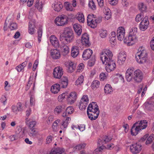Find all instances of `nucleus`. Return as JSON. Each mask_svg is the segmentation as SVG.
Returning <instances> with one entry per match:
<instances>
[{"mask_svg": "<svg viewBox=\"0 0 154 154\" xmlns=\"http://www.w3.org/2000/svg\"><path fill=\"white\" fill-rule=\"evenodd\" d=\"M60 89V85L58 83H56L51 86V91L52 93L56 94L58 93Z\"/></svg>", "mask_w": 154, "mask_h": 154, "instance_id": "393cba45", "label": "nucleus"}, {"mask_svg": "<svg viewBox=\"0 0 154 154\" xmlns=\"http://www.w3.org/2000/svg\"><path fill=\"white\" fill-rule=\"evenodd\" d=\"M150 47L151 49L154 51V37H153L150 42Z\"/></svg>", "mask_w": 154, "mask_h": 154, "instance_id": "5fc2aeb1", "label": "nucleus"}, {"mask_svg": "<svg viewBox=\"0 0 154 154\" xmlns=\"http://www.w3.org/2000/svg\"><path fill=\"white\" fill-rule=\"evenodd\" d=\"M100 35V37L102 38H105L107 35V31L105 30L101 29L99 32Z\"/></svg>", "mask_w": 154, "mask_h": 154, "instance_id": "a18cd8bd", "label": "nucleus"}, {"mask_svg": "<svg viewBox=\"0 0 154 154\" xmlns=\"http://www.w3.org/2000/svg\"><path fill=\"white\" fill-rule=\"evenodd\" d=\"M37 33L38 42V43H40L42 40V29L39 28L38 31Z\"/></svg>", "mask_w": 154, "mask_h": 154, "instance_id": "c03bdc74", "label": "nucleus"}, {"mask_svg": "<svg viewBox=\"0 0 154 154\" xmlns=\"http://www.w3.org/2000/svg\"><path fill=\"white\" fill-rule=\"evenodd\" d=\"M143 13H141L140 14H137L136 17V21L137 22H140L143 18Z\"/></svg>", "mask_w": 154, "mask_h": 154, "instance_id": "8fccbe9b", "label": "nucleus"}, {"mask_svg": "<svg viewBox=\"0 0 154 154\" xmlns=\"http://www.w3.org/2000/svg\"><path fill=\"white\" fill-rule=\"evenodd\" d=\"M63 110L62 106L59 105L57 106L54 109V112L56 115H58Z\"/></svg>", "mask_w": 154, "mask_h": 154, "instance_id": "58836bf2", "label": "nucleus"}, {"mask_svg": "<svg viewBox=\"0 0 154 154\" xmlns=\"http://www.w3.org/2000/svg\"><path fill=\"white\" fill-rule=\"evenodd\" d=\"M95 16L93 14H89L87 17V23L88 25L92 28L96 27L97 24L102 21V18L98 17L96 18Z\"/></svg>", "mask_w": 154, "mask_h": 154, "instance_id": "20e7f679", "label": "nucleus"}, {"mask_svg": "<svg viewBox=\"0 0 154 154\" xmlns=\"http://www.w3.org/2000/svg\"><path fill=\"white\" fill-rule=\"evenodd\" d=\"M88 5L90 8L93 10L96 9V5L93 0H90L88 4Z\"/></svg>", "mask_w": 154, "mask_h": 154, "instance_id": "09e8293b", "label": "nucleus"}, {"mask_svg": "<svg viewBox=\"0 0 154 154\" xmlns=\"http://www.w3.org/2000/svg\"><path fill=\"white\" fill-rule=\"evenodd\" d=\"M51 54L52 57L54 59H58L60 57V53L57 49H54L52 50Z\"/></svg>", "mask_w": 154, "mask_h": 154, "instance_id": "bb28decb", "label": "nucleus"}, {"mask_svg": "<svg viewBox=\"0 0 154 154\" xmlns=\"http://www.w3.org/2000/svg\"><path fill=\"white\" fill-rule=\"evenodd\" d=\"M84 77L83 75H81L78 79L75 82V85H80L83 82Z\"/></svg>", "mask_w": 154, "mask_h": 154, "instance_id": "a19ab883", "label": "nucleus"}, {"mask_svg": "<svg viewBox=\"0 0 154 154\" xmlns=\"http://www.w3.org/2000/svg\"><path fill=\"white\" fill-rule=\"evenodd\" d=\"M149 24L148 17H146L142 20L139 25V28L140 30L144 31L148 27Z\"/></svg>", "mask_w": 154, "mask_h": 154, "instance_id": "ddd939ff", "label": "nucleus"}, {"mask_svg": "<svg viewBox=\"0 0 154 154\" xmlns=\"http://www.w3.org/2000/svg\"><path fill=\"white\" fill-rule=\"evenodd\" d=\"M35 25V20L34 19L31 20L29 23L28 29V32L30 34L32 35L34 33Z\"/></svg>", "mask_w": 154, "mask_h": 154, "instance_id": "6ab92c4d", "label": "nucleus"}, {"mask_svg": "<svg viewBox=\"0 0 154 154\" xmlns=\"http://www.w3.org/2000/svg\"><path fill=\"white\" fill-rule=\"evenodd\" d=\"M112 139L111 137H109L108 136H105L103 137L102 139H99L98 140V143L99 146L104 145L107 142L110 141Z\"/></svg>", "mask_w": 154, "mask_h": 154, "instance_id": "b1692460", "label": "nucleus"}, {"mask_svg": "<svg viewBox=\"0 0 154 154\" xmlns=\"http://www.w3.org/2000/svg\"><path fill=\"white\" fill-rule=\"evenodd\" d=\"M38 60H36L33 64V70L34 71L35 70L37 67L38 66Z\"/></svg>", "mask_w": 154, "mask_h": 154, "instance_id": "052dcab7", "label": "nucleus"}, {"mask_svg": "<svg viewBox=\"0 0 154 154\" xmlns=\"http://www.w3.org/2000/svg\"><path fill=\"white\" fill-rule=\"evenodd\" d=\"M139 126L137 125V123H135L132 126L131 129V134L133 136H136L141 131Z\"/></svg>", "mask_w": 154, "mask_h": 154, "instance_id": "412c9836", "label": "nucleus"}, {"mask_svg": "<svg viewBox=\"0 0 154 154\" xmlns=\"http://www.w3.org/2000/svg\"><path fill=\"white\" fill-rule=\"evenodd\" d=\"M10 28L11 30L16 29H17V24L15 23H12L10 25Z\"/></svg>", "mask_w": 154, "mask_h": 154, "instance_id": "864d4df0", "label": "nucleus"}, {"mask_svg": "<svg viewBox=\"0 0 154 154\" xmlns=\"http://www.w3.org/2000/svg\"><path fill=\"white\" fill-rule=\"evenodd\" d=\"M104 64L106 65V70L108 72L114 70L116 67L115 61L112 59L106 60Z\"/></svg>", "mask_w": 154, "mask_h": 154, "instance_id": "6e6552de", "label": "nucleus"}, {"mask_svg": "<svg viewBox=\"0 0 154 154\" xmlns=\"http://www.w3.org/2000/svg\"><path fill=\"white\" fill-rule=\"evenodd\" d=\"M81 28V26L78 24L75 23L73 25L74 31L78 36L80 35L82 33V29Z\"/></svg>", "mask_w": 154, "mask_h": 154, "instance_id": "cd10ccee", "label": "nucleus"}, {"mask_svg": "<svg viewBox=\"0 0 154 154\" xmlns=\"http://www.w3.org/2000/svg\"><path fill=\"white\" fill-rule=\"evenodd\" d=\"M104 90L105 93L108 94L112 91V89L110 85L106 84L104 87Z\"/></svg>", "mask_w": 154, "mask_h": 154, "instance_id": "4c0bfd02", "label": "nucleus"}, {"mask_svg": "<svg viewBox=\"0 0 154 154\" xmlns=\"http://www.w3.org/2000/svg\"><path fill=\"white\" fill-rule=\"evenodd\" d=\"M36 134V131L34 128L32 129L29 133V136H34Z\"/></svg>", "mask_w": 154, "mask_h": 154, "instance_id": "13d9d810", "label": "nucleus"}, {"mask_svg": "<svg viewBox=\"0 0 154 154\" xmlns=\"http://www.w3.org/2000/svg\"><path fill=\"white\" fill-rule=\"evenodd\" d=\"M135 55L136 61L140 64L145 63L147 59V53L146 50L141 47L138 49Z\"/></svg>", "mask_w": 154, "mask_h": 154, "instance_id": "f03ea898", "label": "nucleus"}, {"mask_svg": "<svg viewBox=\"0 0 154 154\" xmlns=\"http://www.w3.org/2000/svg\"><path fill=\"white\" fill-rule=\"evenodd\" d=\"M62 33L66 44L72 42L74 40V32L71 28L69 27L65 28L63 31Z\"/></svg>", "mask_w": 154, "mask_h": 154, "instance_id": "7ed1b4c3", "label": "nucleus"}, {"mask_svg": "<svg viewBox=\"0 0 154 154\" xmlns=\"http://www.w3.org/2000/svg\"><path fill=\"white\" fill-rule=\"evenodd\" d=\"M68 80L67 78L66 77L63 76L60 80V83L62 88H66L68 84Z\"/></svg>", "mask_w": 154, "mask_h": 154, "instance_id": "c756f323", "label": "nucleus"}, {"mask_svg": "<svg viewBox=\"0 0 154 154\" xmlns=\"http://www.w3.org/2000/svg\"><path fill=\"white\" fill-rule=\"evenodd\" d=\"M142 146L139 143H136L130 146L131 151L134 154L139 153L142 149Z\"/></svg>", "mask_w": 154, "mask_h": 154, "instance_id": "f8f14e48", "label": "nucleus"}, {"mask_svg": "<svg viewBox=\"0 0 154 154\" xmlns=\"http://www.w3.org/2000/svg\"><path fill=\"white\" fill-rule=\"evenodd\" d=\"M126 55L125 54V52L121 51L118 56V63L120 65H122L126 60Z\"/></svg>", "mask_w": 154, "mask_h": 154, "instance_id": "f3484780", "label": "nucleus"}, {"mask_svg": "<svg viewBox=\"0 0 154 154\" xmlns=\"http://www.w3.org/2000/svg\"><path fill=\"white\" fill-rule=\"evenodd\" d=\"M53 137L51 135L48 136L46 139V143L49 144L51 143Z\"/></svg>", "mask_w": 154, "mask_h": 154, "instance_id": "bf43d9fd", "label": "nucleus"}, {"mask_svg": "<svg viewBox=\"0 0 154 154\" xmlns=\"http://www.w3.org/2000/svg\"><path fill=\"white\" fill-rule=\"evenodd\" d=\"M31 109H29L26 111V120L27 121H28V118L31 114Z\"/></svg>", "mask_w": 154, "mask_h": 154, "instance_id": "e2e57ef3", "label": "nucleus"}, {"mask_svg": "<svg viewBox=\"0 0 154 154\" xmlns=\"http://www.w3.org/2000/svg\"><path fill=\"white\" fill-rule=\"evenodd\" d=\"M76 18L80 22L83 23L84 22V16L82 13H80L77 14L76 15Z\"/></svg>", "mask_w": 154, "mask_h": 154, "instance_id": "ea45409f", "label": "nucleus"}, {"mask_svg": "<svg viewBox=\"0 0 154 154\" xmlns=\"http://www.w3.org/2000/svg\"><path fill=\"white\" fill-rule=\"evenodd\" d=\"M63 148H57L52 149L49 154H65Z\"/></svg>", "mask_w": 154, "mask_h": 154, "instance_id": "a878e982", "label": "nucleus"}, {"mask_svg": "<svg viewBox=\"0 0 154 154\" xmlns=\"http://www.w3.org/2000/svg\"><path fill=\"white\" fill-rule=\"evenodd\" d=\"M97 113H94V112L91 111V112H87L89 118L91 120H96L98 117L99 114L97 112Z\"/></svg>", "mask_w": 154, "mask_h": 154, "instance_id": "7c9ffc66", "label": "nucleus"}, {"mask_svg": "<svg viewBox=\"0 0 154 154\" xmlns=\"http://www.w3.org/2000/svg\"><path fill=\"white\" fill-rule=\"evenodd\" d=\"M100 85L99 82L97 80L94 81L91 84V86L93 89L97 88H99Z\"/></svg>", "mask_w": 154, "mask_h": 154, "instance_id": "37998d69", "label": "nucleus"}, {"mask_svg": "<svg viewBox=\"0 0 154 154\" xmlns=\"http://www.w3.org/2000/svg\"><path fill=\"white\" fill-rule=\"evenodd\" d=\"M143 73L141 70L137 69L134 72L133 79L135 82L140 83L143 79Z\"/></svg>", "mask_w": 154, "mask_h": 154, "instance_id": "0eeeda50", "label": "nucleus"}, {"mask_svg": "<svg viewBox=\"0 0 154 154\" xmlns=\"http://www.w3.org/2000/svg\"><path fill=\"white\" fill-rule=\"evenodd\" d=\"M65 93H63L60 95L58 97V99L60 101H61L65 97Z\"/></svg>", "mask_w": 154, "mask_h": 154, "instance_id": "774afa93", "label": "nucleus"}, {"mask_svg": "<svg viewBox=\"0 0 154 154\" xmlns=\"http://www.w3.org/2000/svg\"><path fill=\"white\" fill-rule=\"evenodd\" d=\"M137 27H133L130 30L128 37L124 39V42L127 43L129 45L134 44L137 40L136 35L137 33Z\"/></svg>", "mask_w": 154, "mask_h": 154, "instance_id": "f257e3e1", "label": "nucleus"}, {"mask_svg": "<svg viewBox=\"0 0 154 154\" xmlns=\"http://www.w3.org/2000/svg\"><path fill=\"white\" fill-rule=\"evenodd\" d=\"M82 41L83 45H85L86 46H89L91 44L89 41V37L88 34L84 33L83 34L82 37Z\"/></svg>", "mask_w": 154, "mask_h": 154, "instance_id": "5701e85b", "label": "nucleus"}, {"mask_svg": "<svg viewBox=\"0 0 154 154\" xmlns=\"http://www.w3.org/2000/svg\"><path fill=\"white\" fill-rule=\"evenodd\" d=\"M79 54V47L74 46L72 48L71 51V56L73 57H76Z\"/></svg>", "mask_w": 154, "mask_h": 154, "instance_id": "c85d7f7f", "label": "nucleus"}, {"mask_svg": "<svg viewBox=\"0 0 154 154\" xmlns=\"http://www.w3.org/2000/svg\"><path fill=\"white\" fill-rule=\"evenodd\" d=\"M114 147V145L112 143H109L106 146H105V148L108 149H112Z\"/></svg>", "mask_w": 154, "mask_h": 154, "instance_id": "680f3d73", "label": "nucleus"}, {"mask_svg": "<svg viewBox=\"0 0 154 154\" xmlns=\"http://www.w3.org/2000/svg\"><path fill=\"white\" fill-rule=\"evenodd\" d=\"M113 54L112 53L109 49L104 50L101 54L100 58L103 64L105 63L106 60L112 59Z\"/></svg>", "mask_w": 154, "mask_h": 154, "instance_id": "39448f33", "label": "nucleus"}, {"mask_svg": "<svg viewBox=\"0 0 154 154\" xmlns=\"http://www.w3.org/2000/svg\"><path fill=\"white\" fill-rule=\"evenodd\" d=\"M154 104V98L153 97H151L148 99L144 103L143 106L147 110L151 111L153 109Z\"/></svg>", "mask_w": 154, "mask_h": 154, "instance_id": "1a4fd4ad", "label": "nucleus"}, {"mask_svg": "<svg viewBox=\"0 0 154 154\" xmlns=\"http://www.w3.org/2000/svg\"><path fill=\"white\" fill-rule=\"evenodd\" d=\"M65 5L66 6V9L67 10L70 11H72V7L69 5V2H65Z\"/></svg>", "mask_w": 154, "mask_h": 154, "instance_id": "603ef678", "label": "nucleus"}, {"mask_svg": "<svg viewBox=\"0 0 154 154\" xmlns=\"http://www.w3.org/2000/svg\"><path fill=\"white\" fill-rule=\"evenodd\" d=\"M86 145V144L85 143L80 144L76 146L74 149H75L79 150L84 148Z\"/></svg>", "mask_w": 154, "mask_h": 154, "instance_id": "de8ad7c7", "label": "nucleus"}, {"mask_svg": "<svg viewBox=\"0 0 154 154\" xmlns=\"http://www.w3.org/2000/svg\"><path fill=\"white\" fill-rule=\"evenodd\" d=\"M65 117L66 118L63 121L62 124L64 128H66L67 126L71 120V119L69 117L67 116Z\"/></svg>", "mask_w": 154, "mask_h": 154, "instance_id": "79ce46f5", "label": "nucleus"}, {"mask_svg": "<svg viewBox=\"0 0 154 154\" xmlns=\"http://www.w3.org/2000/svg\"><path fill=\"white\" fill-rule=\"evenodd\" d=\"M63 74V69L61 67L58 66L55 67L54 69L53 75L54 78L60 79Z\"/></svg>", "mask_w": 154, "mask_h": 154, "instance_id": "9d476101", "label": "nucleus"}, {"mask_svg": "<svg viewBox=\"0 0 154 154\" xmlns=\"http://www.w3.org/2000/svg\"><path fill=\"white\" fill-rule=\"evenodd\" d=\"M138 7L141 13H143V12H146L147 10L146 5L143 2H140L138 4Z\"/></svg>", "mask_w": 154, "mask_h": 154, "instance_id": "f704fd0d", "label": "nucleus"}, {"mask_svg": "<svg viewBox=\"0 0 154 154\" xmlns=\"http://www.w3.org/2000/svg\"><path fill=\"white\" fill-rule=\"evenodd\" d=\"M89 102L88 97L87 95H83L81 98L79 108L81 109H85Z\"/></svg>", "mask_w": 154, "mask_h": 154, "instance_id": "9b49d317", "label": "nucleus"}, {"mask_svg": "<svg viewBox=\"0 0 154 154\" xmlns=\"http://www.w3.org/2000/svg\"><path fill=\"white\" fill-rule=\"evenodd\" d=\"M43 4L42 1L39 2V0H37L35 2V7L39 11H41L43 7Z\"/></svg>", "mask_w": 154, "mask_h": 154, "instance_id": "c9c22d12", "label": "nucleus"}, {"mask_svg": "<svg viewBox=\"0 0 154 154\" xmlns=\"http://www.w3.org/2000/svg\"><path fill=\"white\" fill-rule=\"evenodd\" d=\"M59 47H60V51L63 56L66 55L69 53V47L66 45L64 42L62 43Z\"/></svg>", "mask_w": 154, "mask_h": 154, "instance_id": "2eb2a0df", "label": "nucleus"}, {"mask_svg": "<svg viewBox=\"0 0 154 154\" xmlns=\"http://www.w3.org/2000/svg\"><path fill=\"white\" fill-rule=\"evenodd\" d=\"M153 135V134L151 135L148 137H147L146 142V145L150 144L152 142L154 139Z\"/></svg>", "mask_w": 154, "mask_h": 154, "instance_id": "49530a36", "label": "nucleus"}, {"mask_svg": "<svg viewBox=\"0 0 154 154\" xmlns=\"http://www.w3.org/2000/svg\"><path fill=\"white\" fill-rule=\"evenodd\" d=\"M149 134H146L143 137H141L140 140V142H143L146 140L147 138L148 137Z\"/></svg>", "mask_w": 154, "mask_h": 154, "instance_id": "338daca9", "label": "nucleus"}, {"mask_svg": "<svg viewBox=\"0 0 154 154\" xmlns=\"http://www.w3.org/2000/svg\"><path fill=\"white\" fill-rule=\"evenodd\" d=\"M76 99V95L75 92H71L68 97V100L71 103L74 102Z\"/></svg>", "mask_w": 154, "mask_h": 154, "instance_id": "2f4dec72", "label": "nucleus"}, {"mask_svg": "<svg viewBox=\"0 0 154 154\" xmlns=\"http://www.w3.org/2000/svg\"><path fill=\"white\" fill-rule=\"evenodd\" d=\"M63 7L62 5L60 2L54 3V9L55 11H60Z\"/></svg>", "mask_w": 154, "mask_h": 154, "instance_id": "e433bc0d", "label": "nucleus"}, {"mask_svg": "<svg viewBox=\"0 0 154 154\" xmlns=\"http://www.w3.org/2000/svg\"><path fill=\"white\" fill-rule=\"evenodd\" d=\"M51 43L55 48H59L60 45L58 39L55 35H52L50 37Z\"/></svg>", "mask_w": 154, "mask_h": 154, "instance_id": "a211bd4d", "label": "nucleus"}, {"mask_svg": "<svg viewBox=\"0 0 154 154\" xmlns=\"http://www.w3.org/2000/svg\"><path fill=\"white\" fill-rule=\"evenodd\" d=\"M98 146H99V147L98 148H97L95 151L97 152H101L102 150H103L105 148V146H103V145H101L100 146H99V144L98 143Z\"/></svg>", "mask_w": 154, "mask_h": 154, "instance_id": "6e6d98bb", "label": "nucleus"}, {"mask_svg": "<svg viewBox=\"0 0 154 154\" xmlns=\"http://www.w3.org/2000/svg\"><path fill=\"white\" fill-rule=\"evenodd\" d=\"M95 60L94 57H92V59L89 60L88 62V65L89 66L91 67L94 66L95 63Z\"/></svg>", "mask_w": 154, "mask_h": 154, "instance_id": "3c124183", "label": "nucleus"}, {"mask_svg": "<svg viewBox=\"0 0 154 154\" xmlns=\"http://www.w3.org/2000/svg\"><path fill=\"white\" fill-rule=\"evenodd\" d=\"M74 111L73 108L72 106H69L67 108L65 112H64L62 115L63 117L68 116L67 114H72Z\"/></svg>", "mask_w": 154, "mask_h": 154, "instance_id": "473e14b6", "label": "nucleus"}, {"mask_svg": "<svg viewBox=\"0 0 154 154\" xmlns=\"http://www.w3.org/2000/svg\"><path fill=\"white\" fill-rule=\"evenodd\" d=\"M125 30L122 27H119L117 31V35L119 40L121 41L123 40L125 37Z\"/></svg>", "mask_w": 154, "mask_h": 154, "instance_id": "4468645a", "label": "nucleus"}, {"mask_svg": "<svg viewBox=\"0 0 154 154\" xmlns=\"http://www.w3.org/2000/svg\"><path fill=\"white\" fill-rule=\"evenodd\" d=\"M90 106L92 107V105H91V104H89L87 108V112L88 113L89 112H91V111H92V112H94V113H97V112L98 113H99V109L98 106H97L96 107H94V109H92V108H91V107L90 108L89 107V106Z\"/></svg>", "mask_w": 154, "mask_h": 154, "instance_id": "72a5a7b5", "label": "nucleus"}, {"mask_svg": "<svg viewBox=\"0 0 154 154\" xmlns=\"http://www.w3.org/2000/svg\"><path fill=\"white\" fill-rule=\"evenodd\" d=\"M134 69L133 67L129 68L126 72V78L128 82H130L133 78V73L134 71Z\"/></svg>", "mask_w": 154, "mask_h": 154, "instance_id": "dca6fc26", "label": "nucleus"}, {"mask_svg": "<svg viewBox=\"0 0 154 154\" xmlns=\"http://www.w3.org/2000/svg\"><path fill=\"white\" fill-rule=\"evenodd\" d=\"M36 124V122L35 121L30 122H29V127L30 129L33 128Z\"/></svg>", "mask_w": 154, "mask_h": 154, "instance_id": "69168bd1", "label": "nucleus"}, {"mask_svg": "<svg viewBox=\"0 0 154 154\" xmlns=\"http://www.w3.org/2000/svg\"><path fill=\"white\" fill-rule=\"evenodd\" d=\"M106 75L105 73L102 72L100 75V78L101 81H103L106 78Z\"/></svg>", "mask_w": 154, "mask_h": 154, "instance_id": "0e129e2a", "label": "nucleus"}, {"mask_svg": "<svg viewBox=\"0 0 154 154\" xmlns=\"http://www.w3.org/2000/svg\"><path fill=\"white\" fill-rule=\"evenodd\" d=\"M109 3L111 5H115L118 2V0H108Z\"/></svg>", "mask_w": 154, "mask_h": 154, "instance_id": "4d7b16f0", "label": "nucleus"}, {"mask_svg": "<svg viewBox=\"0 0 154 154\" xmlns=\"http://www.w3.org/2000/svg\"><path fill=\"white\" fill-rule=\"evenodd\" d=\"M93 53L92 50L90 49H86L84 51L82 54V57L84 60H86L89 58Z\"/></svg>", "mask_w": 154, "mask_h": 154, "instance_id": "aec40b11", "label": "nucleus"}, {"mask_svg": "<svg viewBox=\"0 0 154 154\" xmlns=\"http://www.w3.org/2000/svg\"><path fill=\"white\" fill-rule=\"evenodd\" d=\"M68 21L66 16L62 15L57 17L55 20V23L58 26H63L66 24Z\"/></svg>", "mask_w": 154, "mask_h": 154, "instance_id": "423d86ee", "label": "nucleus"}, {"mask_svg": "<svg viewBox=\"0 0 154 154\" xmlns=\"http://www.w3.org/2000/svg\"><path fill=\"white\" fill-rule=\"evenodd\" d=\"M136 123L141 130L145 129L147 126V122L145 120L138 121Z\"/></svg>", "mask_w": 154, "mask_h": 154, "instance_id": "4be33fe9", "label": "nucleus"}]
</instances>
